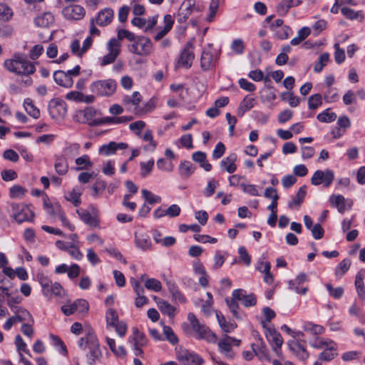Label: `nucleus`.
<instances>
[{"mask_svg": "<svg viewBox=\"0 0 365 365\" xmlns=\"http://www.w3.org/2000/svg\"><path fill=\"white\" fill-rule=\"evenodd\" d=\"M136 37H137V36H135L133 33H132L126 29H120L118 31V40L127 38L128 41L133 42V41L135 39Z\"/></svg>", "mask_w": 365, "mask_h": 365, "instance_id": "338daca9", "label": "nucleus"}, {"mask_svg": "<svg viewBox=\"0 0 365 365\" xmlns=\"http://www.w3.org/2000/svg\"><path fill=\"white\" fill-rule=\"evenodd\" d=\"M306 195V185H303L301 187L296 195V198L293 199L292 201H290L288 204V206L289 208H292L293 206H298L299 207L301 204L302 203L304 197Z\"/></svg>", "mask_w": 365, "mask_h": 365, "instance_id": "c9c22d12", "label": "nucleus"}, {"mask_svg": "<svg viewBox=\"0 0 365 365\" xmlns=\"http://www.w3.org/2000/svg\"><path fill=\"white\" fill-rule=\"evenodd\" d=\"M335 48L334 59L338 64H341L345 60V52L343 49L340 48L339 44L336 43L334 46Z\"/></svg>", "mask_w": 365, "mask_h": 365, "instance_id": "680f3d73", "label": "nucleus"}, {"mask_svg": "<svg viewBox=\"0 0 365 365\" xmlns=\"http://www.w3.org/2000/svg\"><path fill=\"white\" fill-rule=\"evenodd\" d=\"M91 209L94 215H92L87 210H77V213L79 215L80 218L87 225L96 227H98L99 220L96 216L97 210L92 205L91 206Z\"/></svg>", "mask_w": 365, "mask_h": 365, "instance_id": "f3484780", "label": "nucleus"}, {"mask_svg": "<svg viewBox=\"0 0 365 365\" xmlns=\"http://www.w3.org/2000/svg\"><path fill=\"white\" fill-rule=\"evenodd\" d=\"M113 10L110 7H106L98 13L96 17L94 18V21L98 26L104 27L109 25L113 21Z\"/></svg>", "mask_w": 365, "mask_h": 365, "instance_id": "ddd939ff", "label": "nucleus"}, {"mask_svg": "<svg viewBox=\"0 0 365 365\" xmlns=\"http://www.w3.org/2000/svg\"><path fill=\"white\" fill-rule=\"evenodd\" d=\"M195 0H185L178 12L177 21L179 23L185 22L192 12Z\"/></svg>", "mask_w": 365, "mask_h": 365, "instance_id": "2eb2a0df", "label": "nucleus"}, {"mask_svg": "<svg viewBox=\"0 0 365 365\" xmlns=\"http://www.w3.org/2000/svg\"><path fill=\"white\" fill-rule=\"evenodd\" d=\"M118 56V51L116 49L110 51L108 54L103 56L101 65L106 66L107 64L114 62Z\"/></svg>", "mask_w": 365, "mask_h": 365, "instance_id": "69168bd1", "label": "nucleus"}, {"mask_svg": "<svg viewBox=\"0 0 365 365\" xmlns=\"http://www.w3.org/2000/svg\"><path fill=\"white\" fill-rule=\"evenodd\" d=\"M14 312L15 313V315L8 319L4 324V329L9 330L15 323L23 321L34 323V319L31 314L26 309L20 307L17 308L16 310H14Z\"/></svg>", "mask_w": 365, "mask_h": 365, "instance_id": "1a4fd4ad", "label": "nucleus"}, {"mask_svg": "<svg viewBox=\"0 0 365 365\" xmlns=\"http://www.w3.org/2000/svg\"><path fill=\"white\" fill-rule=\"evenodd\" d=\"M216 317L218 323L224 332L228 333L237 327V324L235 322H227L225 317L222 314L217 313Z\"/></svg>", "mask_w": 365, "mask_h": 365, "instance_id": "7c9ffc66", "label": "nucleus"}, {"mask_svg": "<svg viewBox=\"0 0 365 365\" xmlns=\"http://www.w3.org/2000/svg\"><path fill=\"white\" fill-rule=\"evenodd\" d=\"M34 23L38 27H48L54 23V16L51 12H44L35 18Z\"/></svg>", "mask_w": 365, "mask_h": 365, "instance_id": "5701e85b", "label": "nucleus"}, {"mask_svg": "<svg viewBox=\"0 0 365 365\" xmlns=\"http://www.w3.org/2000/svg\"><path fill=\"white\" fill-rule=\"evenodd\" d=\"M75 163L77 165L81 166L76 168V170H80L82 169H88L92 167L93 163L90 160V158L87 155H84L81 157H79L76 159Z\"/></svg>", "mask_w": 365, "mask_h": 365, "instance_id": "79ce46f5", "label": "nucleus"}, {"mask_svg": "<svg viewBox=\"0 0 365 365\" xmlns=\"http://www.w3.org/2000/svg\"><path fill=\"white\" fill-rule=\"evenodd\" d=\"M230 339H231V336L225 335L222 339L219 341L218 347L221 353L224 354L227 357L232 359L234 357V353L232 352V343Z\"/></svg>", "mask_w": 365, "mask_h": 365, "instance_id": "4be33fe9", "label": "nucleus"}, {"mask_svg": "<svg viewBox=\"0 0 365 365\" xmlns=\"http://www.w3.org/2000/svg\"><path fill=\"white\" fill-rule=\"evenodd\" d=\"M329 109H327L322 113L318 114L317 118L322 123H331L336 118V114L335 113H329Z\"/></svg>", "mask_w": 365, "mask_h": 365, "instance_id": "a18cd8bd", "label": "nucleus"}, {"mask_svg": "<svg viewBox=\"0 0 365 365\" xmlns=\"http://www.w3.org/2000/svg\"><path fill=\"white\" fill-rule=\"evenodd\" d=\"M222 1V0H211L209 7L210 14L207 17V20L208 21H212V19H214L216 12L219 8V5Z\"/></svg>", "mask_w": 365, "mask_h": 365, "instance_id": "bf43d9fd", "label": "nucleus"}, {"mask_svg": "<svg viewBox=\"0 0 365 365\" xmlns=\"http://www.w3.org/2000/svg\"><path fill=\"white\" fill-rule=\"evenodd\" d=\"M334 180V174L331 170L327 169L324 171L317 170L315 171L311 178V182L313 185H319L323 184L324 187H329Z\"/></svg>", "mask_w": 365, "mask_h": 365, "instance_id": "6e6552de", "label": "nucleus"}, {"mask_svg": "<svg viewBox=\"0 0 365 365\" xmlns=\"http://www.w3.org/2000/svg\"><path fill=\"white\" fill-rule=\"evenodd\" d=\"M11 207L12 211L11 217L18 223L33 220L34 213L29 205L24 203H11Z\"/></svg>", "mask_w": 365, "mask_h": 365, "instance_id": "423d86ee", "label": "nucleus"}, {"mask_svg": "<svg viewBox=\"0 0 365 365\" xmlns=\"http://www.w3.org/2000/svg\"><path fill=\"white\" fill-rule=\"evenodd\" d=\"M133 331L135 341V349L138 351L137 354H141L143 350L140 347L146 344L145 336L143 332H140L137 328H133Z\"/></svg>", "mask_w": 365, "mask_h": 365, "instance_id": "a878e982", "label": "nucleus"}, {"mask_svg": "<svg viewBox=\"0 0 365 365\" xmlns=\"http://www.w3.org/2000/svg\"><path fill=\"white\" fill-rule=\"evenodd\" d=\"M4 65L8 71L19 76L33 74L36 71L35 66L20 55H14L13 58L6 60Z\"/></svg>", "mask_w": 365, "mask_h": 365, "instance_id": "f03ea898", "label": "nucleus"}, {"mask_svg": "<svg viewBox=\"0 0 365 365\" xmlns=\"http://www.w3.org/2000/svg\"><path fill=\"white\" fill-rule=\"evenodd\" d=\"M154 299L155 300L158 307L162 313L168 314L169 317H171L174 316L175 308L173 306H171L168 302L162 299L158 298L157 297H155Z\"/></svg>", "mask_w": 365, "mask_h": 365, "instance_id": "bb28decb", "label": "nucleus"}, {"mask_svg": "<svg viewBox=\"0 0 365 365\" xmlns=\"http://www.w3.org/2000/svg\"><path fill=\"white\" fill-rule=\"evenodd\" d=\"M145 287L148 289L154 290L155 292H159L162 288L160 282L154 278L147 279L145 282Z\"/></svg>", "mask_w": 365, "mask_h": 365, "instance_id": "5fc2aeb1", "label": "nucleus"}, {"mask_svg": "<svg viewBox=\"0 0 365 365\" xmlns=\"http://www.w3.org/2000/svg\"><path fill=\"white\" fill-rule=\"evenodd\" d=\"M106 318L107 324L110 327L119 322L118 314L113 309H109L107 311Z\"/></svg>", "mask_w": 365, "mask_h": 365, "instance_id": "8fccbe9b", "label": "nucleus"}, {"mask_svg": "<svg viewBox=\"0 0 365 365\" xmlns=\"http://www.w3.org/2000/svg\"><path fill=\"white\" fill-rule=\"evenodd\" d=\"M187 319L195 333L197 334L198 339H205L209 343H216L217 337L215 333L203 324L200 323L193 313H189Z\"/></svg>", "mask_w": 365, "mask_h": 365, "instance_id": "7ed1b4c3", "label": "nucleus"}, {"mask_svg": "<svg viewBox=\"0 0 365 365\" xmlns=\"http://www.w3.org/2000/svg\"><path fill=\"white\" fill-rule=\"evenodd\" d=\"M54 81L60 86L64 88H71L73 85V80L71 78H68L65 73V71L58 70L53 73Z\"/></svg>", "mask_w": 365, "mask_h": 365, "instance_id": "6ab92c4d", "label": "nucleus"}, {"mask_svg": "<svg viewBox=\"0 0 365 365\" xmlns=\"http://www.w3.org/2000/svg\"><path fill=\"white\" fill-rule=\"evenodd\" d=\"M141 100L142 97L140 93L135 91L132 96H125L123 98V103L126 106L132 104L137 108Z\"/></svg>", "mask_w": 365, "mask_h": 365, "instance_id": "e433bc0d", "label": "nucleus"}, {"mask_svg": "<svg viewBox=\"0 0 365 365\" xmlns=\"http://www.w3.org/2000/svg\"><path fill=\"white\" fill-rule=\"evenodd\" d=\"M193 45L191 42H187L181 51L180 55L175 65V68L178 69L179 68L183 67L185 68H189L192 64V61L195 58V55L192 51Z\"/></svg>", "mask_w": 365, "mask_h": 365, "instance_id": "0eeeda50", "label": "nucleus"}, {"mask_svg": "<svg viewBox=\"0 0 365 365\" xmlns=\"http://www.w3.org/2000/svg\"><path fill=\"white\" fill-rule=\"evenodd\" d=\"M310 32H311V31L309 27H307V26L302 27L298 31L297 36L291 40V44L293 46L299 45L302 41H303L310 34Z\"/></svg>", "mask_w": 365, "mask_h": 365, "instance_id": "58836bf2", "label": "nucleus"}, {"mask_svg": "<svg viewBox=\"0 0 365 365\" xmlns=\"http://www.w3.org/2000/svg\"><path fill=\"white\" fill-rule=\"evenodd\" d=\"M364 276L361 272H358L356 276L355 286L356 292L359 297L362 299H365V287L364 284Z\"/></svg>", "mask_w": 365, "mask_h": 365, "instance_id": "4c0bfd02", "label": "nucleus"}, {"mask_svg": "<svg viewBox=\"0 0 365 365\" xmlns=\"http://www.w3.org/2000/svg\"><path fill=\"white\" fill-rule=\"evenodd\" d=\"M232 297L237 300L242 301V304L246 307L254 306L257 303L255 294H245V292L242 289H235L232 292Z\"/></svg>", "mask_w": 365, "mask_h": 365, "instance_id": "dca6fc26", "label": "nucleus"}, {"mask_svg": "<svg viewBox=\"0 0 365 365\" xmlns=\"http://www.w3.org/2000/svg\"><path fill=\"white\" fill-rule=\"evenodd\" d=\"M142 194L145 201L148 203L153 205L155 203H159L161 202V197L158 195H155L150 191L143 189L142 190Z\"/></svg>", "mask_w": 365, "mask_h": 365, "instance_id": "09e8293b", "label": "nucleus"}, {"mask_svg": "<svg viewBox=\"0 0 365 365\" xmlns=\"http://www.w3.org/2000/svg\"><path fill=\"white\" fill-rule=\"evenodd\" d=\"M336 356H337V353L336 352V349L334 346H327L325 350H324L319 355V359L321 361H329L334 359Z\"/></svg>", "mask_w": 365, "mask_h": 365, "instance_id": "f704fd0d", "label": "nucleus"}, {"mask_svg": "<svg viewBox=\"0 0 365 365\" xmlns=\"http://www.w3.org/2000/svg\"><path fill=\"white\" fill-rule=\"evenodd\" d=\"M26 192V190L21 185H15L10 188L9 195L11 198L22 197Z\"/></svg>", "mask_w": 365, "mask_h": 365, "instance_id": "3c124183", "label": "nucleus"}, {"mask_svg": "<svg viewBox=\"0 0 365 365\" xmlns=\"http://www.w3.org/2000/svg\"><path fill=\"white\" fill-rule=\"evenodd\" d=\"M351 261L349 259H343L339 264L338 267L336 269V274L343 275L346 272H347L350 267Z\"/></svg>", "mask_w": 365, "mask_h": 365, "instance_id": "0e129e2a", "label": "nucleus"}, {"mask_svg": "<svg viewBox=\"0 0 365 365\" xmlns=\"http://www.w3.org/2000/svg\"><path fill=\"white\" fill-rule=\"evenodd\" d=\"M341 14L350 20H355L358 18L360 19V21H363L365 16L361 11H356L349 7H343L341 9Z\"/></svg>", "mask_w": 365, "mask_h": 365, "instance_id": "c756f323", "label": "nucleus"}, {"mask_svg": "<svg viewBox=\"0 0 365 365\" xmlns=\"http://www.w3.org/2000/svg\"><path fill=\"white\" fill-rule=\"evenodd\" d=\"M178 360L182 365H201L203 359L199 356L191 354L187 350L179 351L177 354Z\"/></svg>", "mask_w": 365, "mask_h": 365, "instance_id": "9b49d317", "label": "nucleus"}, {"mask_svg": "<svg viewBox=\"0 0 365 365\" xmlns=\"http://www.w3.org/2000/svg\"><path fill=\"white\" fill-rule=\"evenodd\" d=\"M48 111L53 118L63 117L66 113V108L63 101L53 99L49 102Z\"/></svg>", "mask_w": 365, "mask_h": 365, "instance_id": "f8f14e48", "label": "nucleus"}, {"mask_svg": "<svg viewBox=\"0 0 365 365\" xmlns=\"http://www.w3.org/2000/svg\"><path fill=\"white\" fill-rule=\"evenodd\" d=\"M62 291L63 287L58 282H55L50 284L48 288L43 290V293L46 297H51L52 296H60Z\"/></svg>", "mask_w": 365, "mask_h": 365, "instance_id": "473e14b6", "label": "nucleus"}, {"mask_svg": "<svg viewBox=\"0 0 365 365\" xmlns=\"http://www.w3.org/2000/svg\"><path fill=\"white\" fill-rule=\"evenodd\" d=\"M116 87L115 81L110 78L92 83L90 89L92 93L99 96H110L115 93Z\"/></svg>", "mask_w": 365, "mask_h": 365, "instance_id": "39448f33", "label": "nucleus"}, {"mask_svg": "<svg viewBox=\"0 0 365 365\" xmlns=\"http://www.w3.org/2000/svg\"><path fill=\"white\" fill-rule=\"evenodd\" d=\"M163 333L165 336L166 339L172 344H176L178 342V339L175 334L173 329L168 326H164Z\"/></svg>", "mask_w": 365, "mask_h": 365, "instance_id": "603ef678", "label": "nucleus"}, {"mask_svg": "<svg viewBox=\"0 0 365 365\" xmlns=\"http://www.w3.org/2000/svg\"><path fill=\"white\" fill-rule=\"evenodd\" d=\"M254 105L255 98L249 96H245L243 101L240 103L239 107V113L242 112V115H243L245 112L254 107Z\"/></svg>", "mask_w": 365, "mask_h": 365, "instance_id": "c03bdc74", "label": "nucleus"}, {"mask_svg": "<svg viewBox=\"0 0 365 365\" xmlns=\"http://www.w3.org/2000/svg\"><path fill=\"white\" fill-rule=\"evenodd\" d=\"M13 16L12 9L5 4L0 3V20L8 21Z\"/></svg>", "mask_w": 365, "mask_h": 365, "instance_id": "37998d69", "label": "nucleus"}, {"mask_svg": "<svg viewBox=\"0 0 365 365\" xmlns=\"http://www.w3.org/2000/svg\"><path fill=\"white\" fill-rule=\"evenodd\" d=\"M303 329L304 331L309 332L312 335H320L325 331V329L322 326L309 322L304 323Z\"/></svg>", "mask_w": 365, "mask_h": 365, "instance_id": "72a5a7b5", "label": "nucleus"}, {"mask_svg": "<svg viewBox=\"0 0 365 365\" xmlns=\"http://www.w3.org/2000/svg\"><path fill=\"white\" fill-rule=\"evenodd\" d=\"M24 106L26 110V112L34 118H38L40 116L39 110L34 105L33 101L27 98L25 100Z\"/></svg>", "mask_w": 365, "mask_h": 365, "instance_id": "a19ab883", "label": "nucleus"}, {"mask_svg": "<svg viewBox=\"0 0 365 365\" xmlns=\"http://www.w3.org/2000/svg\"><path fill=\"white\" fill-rule=\"evenodd\" d=\"M214 65L213 55L211 52L204 51L201 56L200 66L202 70L208 71Z\"/></svg>", "mask_w": 365, "mask_h": 365, "instance_id": "c85d7f7f", "label": "nucleus"}, {"mask_svg": "<svg viewBox=\"0 0 365 365\" xmlns=\"http://www.w3.org/2000/svg\"><path fill=\"white\" fill-rule=\"evenodd\" d=\"M62 14L67 19L78 21L82 19L85 16L86 10L81 5L71 4L66 6L63 9Z\"/></svg>", "mask_w": 365, "mask_h": 365, "instance_id": "9d476101", "label": "nucleus"}, {"mask_svg": "<svg viewBox=\"0 0 365 365\" xmlns=\"http://www.w3.org/2000/svg\"><path fill=\"white\" fill-rule=\"evenodd\" d=\"M326 287L327 289V291H328L329 295L335 299L341 298L344 294V289L342 287H339L334 288L330 284H327Z\"/></svg>", "mask_w": 365, "mask_h": 365, "instance_id": "6e6d98bb", "label": "nucleus"}, {"mask_svg": "<svg viewBox=\"0 0 365 365\" xmlns=\"http://www.w3.org/2000/svg\"><path fill=\"white\" fill-rule=\"evenodd\" d=\"M322 96L319 93L312 95L308 99V106L309 109H316L322 105Z\"/></svg>", "mask_w": 365, "mask_h": 365, "instance_id": "864d4df0", "label": "nucleus"}, {"mask_svg": "<svg viewBox=\"0 0 365 365\" xmlns=\"http://www.w3.org/2000/svg\"><path fill=\"white\" fill-rule=\"evenodd\" d=\"M232 50L237 54H241L244 52L245 45L242 39H235L231 44Z\"/></svg>", "mask_w": 365, "mask_h": 365, "instance_id": "e2e57ef3", "label": "nucleus"}, {"mask_svg": "<svg viewBox=\"0 0 365 365\" xmlns=\"http://www.w3.org/2000/svg\"><path fill=\"white\" fill-rule=\"evenodd\" d=\"M329 59V54L328 53H323L319 57V61L314 67L315 72L319 73L322 71L324 66L327 64Z\"/></svg>", "mask_w": 365, "mask_h": 365, "instance_id": "de8ad7c7", "label": "nucleus"}, {"mask_svg": "<svg viewBox=\"0 0 365 365\" xmlns=\"http://www.w3.org/2000/svg\"><path fill=\"white\" fill-rule=\"evenodd\" d=\"M135 242L138 247L143 249V250H147L150 247V242L149 241L148 237H145L143 236L141 237H135Z\"/></svg>", "mask_w": 365, "mask_h": 365, "instance_id": "774afa93", "label": "nucleus"}, {"mask_svg": "<svg viewBox=\"0 0 365 365\" xmlns=\"http://www.w3.org/2000/svg\"><path fill=\"white\" fill-rule=\"evenodd\" d=\"M266 336L267 340L274 344V350L280 349L283 344V339L281 334L274 328H267Z\"/></svg>", "mask_w": 365, "mask_h": 365, "instance_id": "412c9836", "label": "nucleus"}, {"mask_svg": "<svg viewBox=\"0 0 365 365\" xmlns=\"http://www.w3.org/2000/svg\"><path fill=\"white\" fill-rule=\"evenodd\" d=\"M154 163H155V162H154L153 159L150 160L147 163H143V162L140 163V169H141L140 175L142 177H145L148 174L150 173V172L152 171V170L153 168Z\"/></svg>", "mask_w": 365, "mask_h": 365, "instance_id": "13d9d810", "label": "nucleus"}, {"mask_svg": "<svg viewBox=\"0 0 365 365\" xmlns=\"http://www.w3.org/2000/svg\"><path fill=\"white\" fill-rule=\"evenodd\" d=\"M236 159L237 155L234 153L231 154L226 159L220 162V167L227 173H233L237 169V165H235Z\"/></svg>", "mask_w": 365, "mask_h": 365, "instance_id": "b1692460", "label": "nucleus"}, {"mask_svg": "<svg viewBox=\"0 0 365 365\" xmlns=\"http://www.w3.org/2000/svg\"><path fill=\"white\" fill-rule=\"evenodd\" d=\"M302 2V0H282L277 6V12L281 16H285L291 8L299 6Z\"/></svg>", "mask_w": 365, "mask_h": 365, "instance_id": "aec40b11", "label": "nucleus"}, {"mask_svg": "<svg viewBox=\"0 0 365 365\" xmlns=\"http://www.w3.org/2000/svg\"><path fill=\"white\" fill-rule=\"evenodd\" d=\"M257 269L264 274V280L267 284L273 282V276L270 272L271 264L269 262H259Z\"/></svg>", "mask_w": 365, "mask_h": 365, "instance_id": "393cba45", "label": "nucleus"}, {"mask_svg": "<svg viewBox=\"0 0 365 365\" xmlns=\"http://www.w3.org/2000/svg\"><path fill=\"white\" fill-rule=\"evenodd\" d=\"M289 349L298 357L300 360L305 361L309 357V353L305 347L302 345L297 340H289L288 341Z\"/></svg>", "mask_w": 365, "mask_h": 365, "instance_id": "a211bd4d", "label": "nucleus"}, {"mask_svg": "<svg viewBox=\"0 0 365 365\" xmlns=\"http://www.w3.org/2000/svg\"><path fill=\"white\" fill-rule=\"evenodd\" d=\"M180 174L185 178H188L193 173L192 163L190 161H184L179 166Z\"/></svg>", "mask_w": 365, "mask_h": 365, "instance_id": "49530a36", "label": "nucleus"}, {"mask_svg": "<svg viewBox=\"0 0 365 365\" xmlns=\"http://www.w3.org/2000/svg\"><path fill=\"white\" fill-rule=\"evenodd\" d=\"M128 51L140 56H148L153 51V43L148 37L137 36L133 43L128 46Z\"/></svg>", "mask_w": 365, "mask_h": 365, "instance_id": "20e7f679", "label": "nucleus"}, {"mask_svg": "<svg viewBox=\"0 0 365 365\" xmlns=\"http://www.w3.org/2000/svg\"><path fill=\"white\" fill-rule=\"evenodd\" d=\"M289 31H291V29L287 26H282L274 31L277 38L281 40L287 39L289 37Z\"/></svg>", "mask_w": 365, "mask_h": 365, "instance_id": "052dcab7", "label": "nucleus"}, {"mask_svg": "<svg viewBox=\"0 0 365 365\" xmlns=\"http://www.w3.org/2000/svg\"><path fill=\"white\" fill-rule=\"evenodd\" d=\"M330 203L335 206L338 211L341 213L344 212L345 208V198L341 195H333L329 198Z\"/></svg>", "mask_w": 365, "mask_h": 365, "instance_id": "2f4dec72", "label": "nucleus"}, {"mask_svg": "<svg viewBox=\"0 0 365 365\" xmlns=\"http://www.w3.org/2000/svg\"><path fill=\"white\" fill-rule=\"evenodd\" d=\"M78 346L83 349H88L86 357L89 365H95L102 358L98 340L93 333L88 332L81 337L78 341Z\"/></svg>", "mask_w": 365, "mask_h": 365, "instance_id": "f257e3e1", "label": "nucleus"}, {"mask_svg": "<svg viewBox=\"0 0 365 365\" xmlns=\"http://www.w3.org/2000/svg\"><path fill=\"white\" fill-rule=\"evenodd\" d=\"M103 124H116V117H105L101 119L93 120L89 123L91 126L101 125Z\"/></svg>", "mask_w": 365, "mask_h": 365, "instance_id": "4d7b16f0", "label": "nucleus"}, {"mask_svg": "<svg viewBox=\"0 0 365 365\" xmlns=\"http://www.w3.org/2000/svg\"><path fill=\"white\" fill-rule=\"evenodd\" d=\"M206 154L202 151H197L192 154V158L194 161L199 163L200 167L204 168L206 171H210L212 165L206 160Z\"/></svg>", "mask_w": 365, "mask_h": 365, "instance_id": "cd10ccee", "label": "nucleus"}, {"mask_svg": "<svg viewBox=\"0 0 365 365\" xmlns=\"http://www.w3.org/2000/svg\"><path fill=\"white\" fill-rule=\"evenodd\" d=\"M128 145L125 143H116L111 141L108 144L101 145L98 149V153L102 155L108 156L113 155L118 150H125L128 148Z\"/></svg>", "mask_w": 365, "mask_h": 365, "instance_id": "4468645a", "label": "nucleus"}, {"mask_svg": "<svg viewBox=\"0 0 365 365\" xmlns=\"http://www.w3.org/2000/svg\"><path fill=\"white\" fill-rule=\"evenodd\" d=\"M55 170L59 175H65L68 170V165L65 158H58L55 163Z\"/></svg>", "mask_w": 365, "mask_h": 365, "instance_id": "ea45409f", "label": "nucleus"}]
</instances>
